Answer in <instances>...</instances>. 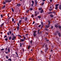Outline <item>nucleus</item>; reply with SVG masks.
I'll return each mask as SVG.
<instances>
[{
    "mask_svg": "<svg viewBox=\"0 0 61 61\" xmlns=\"http://www.w3.org/2000/svg\"><path fill=\"white\" fill-rule=\"evenodd\" d=\"M5 3H7V2H11V0H5Z\"/></svg>",
    "mask_w": 61,
    "mask_h": 61,
    "instance_id": "1",
    "label": "nucleus"
},
{
    "mask_svg": "<svg viewBox=\"0 0 61 61\" xmlns=\"http://www.w3.org/2000/svg\"><path fill=\"white\" fill-rule=\"evenodd\" d=\"M58 5H59V4H58L56 5L55 9H56V10H57V9L58 8V7H57V6H58Z\"/></svg>",
    "mask_w": 61,
    "mask_h": 61,
    "instance_id": "2",
    "label": "nucleus"
},
{
    "mask_svg": "<svg viewBox=\"0 0 61 61\" xmlns=\"http://www.w3.org/2000/svg\"><path fill=\"white\" fill-rule=\"evenodd\" d=\"M58 35L59 36V37H60V36H61V34H60V33H58Z\"/></svg>",
    "mask_w": 61,
    "mask_h": 61,
    "instance_id": "3",
    "label": "nucleus"
},
{
    "mask_svg": "<svg viewBox=\"0 0 61 61\" xmlns=\"http://www.w3.org/2000/svg\"><path fill=\"white\" fill-rule=\"evenodd\" d=\"M50 15L51 17H52V18H53V16H54V15H53L52 14Z\"/></svg>",
    "mask_w": 61,
    "mask_h": 61,
    "instance_id": "4",
    "label": "nucleus"
},
{
    "mask_svg": "<svg viewBox=\"0 0 61 61\" xmlns=\"http://www.w3.org/2000/svg\"><path fill=\"white\" fill-rule=\"evenodd\" d=\"M17 6H21V4H17Z\"/></svg>",
    "mask_w": 61,
    "mask_h": 61,
    "instance_id": "5",
    "label": "nucleus"
},
{
    "mask_svg": "<svg viewBox=\"0 0 61 61\" xmlns=\"http://www.w3.org/2000/svg\"><path fill=\"white\" fill-rule=\"evenodd\" d=\"M35 4L36 5L37 3V0H35Z\"/></svg>",
    "mask_w": 61,
    "mask_h": 61,
    "instance_id": "6",
    "label": "nucleus"
},
{
    "mask_svg": "<svg viewBox=\"0 0 61 61\" xmlns=\"http://www.w3.org/2000/svg\"><path fill=\"white\" fill-rule=\"evenodd\" d=\"M4 25V23H3L0 26L1 27H2L3 25Z\"/></svg>",
    "mask_w": 61,
    "mask_h": 61,
    "instance_id": "7",
    "label": "nucleus"
},
{
    "mask_svg": "<svg viewBox=\"0 0 61 61\" xmlns=\"http://www.w3.org/2000/svg\"><path fill=\"white\" fill-rule=\"evenodd\" d=\"M29 60H32L33 61V58H29Z\"/></svg>",
    "mask_w": 61,
    "mask_h": 61,
    "instance_id": "8",
    "label": "nucleus"
},
{
    "mask_svg": "<svg viewBox=\"0 0 61 61\" xmlns=\"http://www.w3.org/2000/svg\"><path fill=\"white\" fill-rule=\"evenodd\" d=\"M39 31H40V30H38V35H39V34H40V33L39 32Z\"/></svg>",
    "mask_w": 61,
    "mask_h": 61,
    "instance_id": "9",
    "label": "nucleus"
},
{
    "mask_svg": "<svg viewBox=\"0 0 61 61\" xmlns=\"http://www.w3.org/2000/svg\"><path fill=\"white\" fill-rule=\"evenodd\" d=\"M5 5H4L3 7H2V8L3 9H4V8H5Z\"/></svg>",
    "mask_w": 61,
    "mask_h": 61,
    "instance_id": "10",
    "label": "nucleus"
},
{
    "mask_svg": "<svg viewBox=\"0 0 61 61\" xmlns=\"http://www.w3.org/2000/svg\"><path fill=\"white\" fill-rule=\"evenodd\" d=\"M53 13L52 12H50L48 13V14H52Z\"/></svg>",
    "mask_w": 61,
    "mask_h": 61,
    "instance_id": "11",
    "label": "nucleus"
},
{
    "mask_svg": "<svg viewBox=\"0 0 61 61\" xmlns=\"http://www.w3.org/2000/svg\"><path fill=\"white\" fill-rule=\"evenodd\" d=\"M11 10H12V12H14V9H13V8H11Z\"/></svg>",
    "mask_w": 61,
    "mask_h": 61,
    "instance_id": "12",
    "label": "nucleus"
},
{
    "mask_svg": "<svg viewBox=\"0 0 61 61\" xmlns=\"http://www.w3.org/2000/svg\"><path fill=\"white\" fill-rule=\"evenodd\" d=\"M43 12V10H42L41 11V13H42Z\"/></svg>",
    "mask_w": 61,
    "mask_h": 61,
    "instance_id": "13",
    "label": "nucleus"
},
{
    "mask_svg": "<svg viewBox=\"0 0 61 61\" xmlns=\"http://www.w3.org/2000/svg\"><path fill=\"white\" fill-rule=\"evenodd\" d=\"M8 52H9H9H10V49H8Z\"/></svg>",
    "mask_w": 61,
    "mask_h": 61,
    "instance_id": "14",
    "label": "nucleus"
},
{
    "mask_svg": "<svg viewBox=\"0 0 61 61\" xmlns=\"http://www.w3.org/2000/svg\"><path fill=\"white\" fill-rule=\"evenodd\" d=\"M21 21H22V20H20L19 21V23H20H20H21Z\"/></svg>",
    "mask_w": 61,
    "mask_h": 61,
    "instance_id": "15",
    "label": "nucleus"
},
{
    "mask_svg": "<svg viewBox=\"0 0 61 61\" xmlns=\"http://www.w3.org/2000/svg\"><path fill=\"white\" fill-rule=\"evenodd\" d=\"M11 36H10L9 37V40H11Z\"/></svg>",
    "mask_w": 61,
    "mask_h": 61,
    "instance_id": "16",
    "label": "nucleus"
},
{
    "mask_svg": "<svg viewBox=\"0 0 61 61\" xmlns=\"http://www.w3.org/2000/svg\"><path fill=\"white\" fill-rule=\"evenodd\" d=\"M32 15L31 16L33 18V17H34V15Z\"/></svg>",
    "mask_w": 61,
    "mask_h": 61,
    "instance_id": "17",
    "label": "nucleus"
},
{
    "mask_svg": "<svg viewBox=\"0 0 61 61\" xmlns=\"http://www.w3.org/2000/svg\"><path fill=\"white\" fill-rule=\"evenodd\" d=\"M38 18H39V19H40V18H41V16H38Z\"/></svg>",
    "mask_w": 61,
    "mask_h": 61,
    "instance_id": "18",
    "label": "nucleus"
},
{
    "mask_svg": "<svg viewBox=\"0 0 61 61\" xmlns=\"http://www.w3.org/2000/svg\"><path fill=\"white\" fill-rule=\"evenodd\" d=\"M36 34H33V36H36Z\"/></svg>",
    "mask_w": 61,
    "mask_h": 61,
    "instance_id": "19",
    "label": "nucleus"
},
{
    "mask_svg": "<svg viewBox=\"0 0 61 61\" xmlns=\"http://www.w3.org/2000/svg\"><path fill=\"white\" fill-rule=\"evenodd\" d=\"M24 40H23L22 39L21 40V41H22V42L24 41Z\"/></svg>",
    "mask_w": 61,
    "mask_h": 61,
    "instance_id": "20",
    "label": "nucleus"
},
{
    "mask_svg": "<svg viewBox=\"0 0 61 61\" xmlns=\"http://www.w3.org/2000/svg\"><path fill=\"white\" fill-rule=\"evenodd\" d=\"M30 44H32V40L30 42Z\"/></svg>",
    "mask_w": 61,
    "mask_h": 61,
    "instance_id": "21",
    "label": "nucleus"
},
{
    "mask_svg": "<svg viewBox=\"0 0 61 61\" xmlns=\"http://www.w3.org/2000/svg\"><path fill=\"white\" fill-rule=\"evenodd\" d=\"M55 27H56V28H57V27H58L57 25H55Z\"/></svg>",
    "mask_w": 61,
    "mask_h": 61,
    "instance_id": "22",
    "label": "nucleus"
},
{
    "mask_svg": "<svg viewBox=\"0 0 61 61\" xmlns=\"http://www.w3.org/2000/svg\"><path fill=\"white\" fill-rule=\"evenodd\" d=\"M27 18H26V17L25 18V20L26 21H27Z\"/></svg>",
    "mask_w": 61,
    "mask_h": 61,
    "instance_id": "23",
    "label": "nucleus"
},
{
    "mask_svg": "<svg viewBox=\"0 0 61 61\" xmlns=\"http://www.w3.org/2000/svg\"><path fill=\"white\" fill-rule=\"evenodd\" d=\"M59 27L60 29H61V26H59Z\"/></svg>",
    "mask_w": 61,
    "mask_h": 61,
    "instance_id": "24",
    "label": "nucleus"
},
{
    "mask_svg": "<svg viewBox=\"0 0 61 61\" xmlns=\"http://www.w3.org/2000/svg\"><path fill=\"white\" fill-rule=\"evenodd\" d=\"M12 22H14V18H12Z\"/></svg>",
    "mask_w": 61,
    "mask_h": 61,
    "instance_id": "25",
    "label": "nucleus"
},
{
    "mask_svg": "<svg viewBox=\"0 0 61 61\" xmlns=\"http://www.w3.org/2000/svg\"><path fill=\"white\" fill-rule=\"evenodd\" d=\"M4 50V49H2L0 50V51H3Z\"/></svg>",
    "mask_w": 61,
    "mask_h": 61,
    "instance_id": "26",
    "label": "nucleus"
},
{
    "mask_svg": "<svg viewBox=\"0 0 61 61\" xmlns=\"http://www.w3.org/2000/svg\"><path fill=\"white\" fill-rule=\"evenodd\" d=\"M13 38H14V39H15V36L13 37Z\"/></svg>",
    "mask_w": 61,
    "mask_h": 61,
    "instance_id": "27",
    "label": "nucleus"
},
{
    "mask_svg": "<svg viewBox=\"0 0 61 61\" xmlns=\"http://www.w3.org/2000/svg\"><path fill=\"white\" fill-rule=\"evenodd\" d=\"M45 30H46V31H48V29H45Z\"/></svg>",
    "mask_w": 61,
    "mask_h": 61,
    "instance_id": "28",
    "label": "nucleus"
},
{
    "mask_svg": "<svg viewBox=\"0 0 61 61\" xmlns=\"http://www.w3.org/2000/svg\"><path fill=\"white\" fill-rule=\"evenodd\" d=\"M56 32L58 34V33H59V31H57Z\"/></svg>",
    "mask_w": 61,
    "mask_h": 61,
    "instance_id": "29",
    "label": "nucleus"
},
{
    "mask_svg": "<svg viewBox=\"0 0 61 61\" xmlns=\"http://www.w3.org/2000/svg\"><path fill=\"white\" fill-rule=\"evenodd\" d=\"M38 61H42V60L41 59H40L38 60Z\"/></svg>",
    "mask_w": 61,
    "mask_h": 61,
    "instance_id": "30",
    "label": "nucleus"
},
{
    "mask_svg": "<svg viewBox=\"0 0 61 61\" xmlns=\"http://www.w3.org/2000/svg\"><path fill=\"white\" fill-rule=\"evenodd\" d=\"M8 60H10V61H11L12 60H11V59H8Z\"/></svg>",
    "mask_w": 61,
    "mask_h": 61,
    "instance_id": "31",
    "label": "nucleus"
},
{
    "mask_svg": "<svg viewBox=\"0 0 61 61\" xmlns=\"http://www.w3.org/2000/svg\"><path fill=\"white\" fill-rule=\"evenodd\" d=\"M32 3H33L32 4H34V1H32Z\"/></svg>",
    "mask_w": 61,
    "mask_h": 61,
    "instance_id": "32",
    "label": "nucleus"
},
{
    "mask_svg": "<svg viewBox=\"0 0 61 61\" xmlns=\"http://www.w3.org/2000/svg\"><path fill=\"white\" fill-rule=\"evenodd\" d=\"M3 4H4V5H5V2H3Z\"/></svg>",
    "mask_w": 61,
    "mask_h": 61,
    "instance_id": "33",
    "label": "nucleus"
},
{
    "mask_svg": "<svg viewBox=\"0 0 61 61\" xmlns=\"http://www.w3.org/2000/svg\"><path fill=\"white\" fill-rule=\"evenodd\" d=\"M48 22H49V23L48 24V25H50V22H49V21H48Z\"/></svg>",
    "mask_w": 61,
    "mask_h": 61,
    "instance_id": "34",
    "label": "nucleus"
},
{
    "mask_svg": "<svg viewBox=\"0 0 61 61\" xmlns=\"http://www.w3.org/2000/svg\"><path fill=\"white\" fill-rule=\"evenodd\" d=\"M33 5H34V4H32L31 5V6L32 7L33 6Z\"/></svg>",
    "mask_w": 61,
    "mask_h": 61,
    "instance_id": "35",
    "label": "nucleus"
},
{
    "mask_svg": "<svg viewBox=\"0 0 61 61\" xmlns=\"http://www.w3.org/2000/svg\"><path fill=\"white\" fill-rule=\"evenodd\" d=\"M50 26V25H47V28L49 27Z\"/></svg>",
    "mask_w": 61,
    "mask_h": 61,
    "instance_id": "36",
    "label": "nucleus"
},
{
    "mask_svg": "<svg viewBox=\"0 0 61 61\" xmlns=\"http://www.w3.org/2000/svg\"><path fill=\"white\" fill-rule=\"evenodd\" d=\"M48 48H46V49H45V50H48Z\"/></svg>",
    "mask_w": 61,
    "mask_h": 61,
    "instance_id": "37",
    "label": "nucleus"
},
{
    "mask_svg": "<svg viewBox=\"0 0 61 61\" xmlns=\"http://www.w3.org/2000/svg\"><path fill=\"white\" fill-rule=\"evenodd\" d=\"M30 46H29L28 47V49H29V48H30Z\"/></svg>",
    "mask_w": 61,
    "mask_h": 61,
    "instance_id": "38",
    "label": "nucleus"
},
{
    "mask_svg": "<svg viewBox=\"0 0 61 61\" xmlns=\"http://www.w3.org/2000/svg\"><path fill=\"white\" fill-rule=\"evenodd\" d=\"M41 25H40L38 26V27H41Z\"/></svg>",
    "mask_w": 61,
    "mask_h": 61,
    "instance_id": "39",
    "label": "nucleus"
},
{
    "mask_svg": "<svg viewBox=\"0 0 61 61\" xmlns=\"http://www.w3.org/2000/svg\"><path fill=\"white\" fill-rule=\"evenodd\" d=\"M44 2H43L42 3V5H44Z\"/></svg>",
    "mask_w": 61,
    "mask_h": 61,
    "instance_id": "40",
    "label": "nucleus"
},
{
    "mask_svg": "<svg viewBox=\"0 0 61 61\" xmlns=\"http://www.w3.org/2000/svg\"><path fill=\"white\" fill-rule=\"evenodd\" d=\"M45 28H47V25H46V26L45 27Z\"/></svg>",
    "mask_w": 61,
    "mask_h": 61,
    "instance_id": "41",
    "label": "nucleus"
},
{
    "mask_svg": "<svg viewBox=\"0 0 61 61\" xmlns=\"http://www.w3.org/2000/svg\"><path fill=\"white\" fill-rule=\"evenodd\" d=\"M5 50H6V51H7V49L6 48L5 49Z\"/></svg>",
    "mask_w": 61,
    "mask_h": 61,
    "instance_id": "42",
    "label": "nucleus"
},
{
    "mask_svg": "<svg viewBox=\"0 0 61 61\" xmlns=\"http://www.w3.org/2000/svg\"><path fill=\"white\" fill-rule=\"evenodd\" d=\"M36 31H34V34H36Z\"/></svg>",
    "mask_w": 61,
    "mask_h": 61,
    "instance_id": "43",
    "label": "nucleus"
},
{
    "mask_svg": "<svg viewBox=\"0 0 61 61\" xmlns=\"http://www.w3.org/2000/svg\"><path fill=\"white\" fill-rule=\"evenodd\" d=\"M41 23L42 24V25H43V22H41Z\"/></svg>",
    "mask_w": 61,
    "mask_h": 61,
    "instance_id": "44",
    "label": "nucleus"
},
{
    "mask_svg": "<svg viewBox=\"0 0 61 61\" xmlns=\"http://www.w3.org/2000/svg\"><path fill=\"white\" fill-rule=\"evenodd\" d=\"M5 53H6V54H8V52H6V51H5Z\"/></svg>",
    "mask_w": 61,
    "mask_h": 61,
    "instance_id": "45",
    "label": "nucleus"
},
{
    "mask_svg": "<svg viewBox=\"0 0 61 61\" xmlns=\"http://www.w3.org/2000/svg\"><path fill=\"white\" fill-rule=\"evenodd\" d=\"M9 32L10 34H12V33L11 32V31H10Z\"/></svg>",
    "mask_w": 61,
    "mask_h": 61,
    "instance_id": "46",
    "label": "nucleus"
},
{
    "mask_svg": "<svg viewBox=\"0 0 61 61\" xmlns=\"http://www.w3.org/2000/svg\"><path fill=\"white\" fill-rule=\"evenodd\" d=\"M8 35H9V32H8L7 33Z\"/></svg>",
    "mask_w": 61,
    "mask_h": 61,
    "instance_id": "47",
    "label": "nucleus"
},
{
    "mask_svg": "<svg viewBox=\"0 0 61 61\" xmlns=\"http://www.w3.org/2000/svg\"><path fill=\"white\" fill-rule=\"evenodd\" d=\"M21 46H22V44L21 43H20V47H21Z\"/></svg>",
    "mask_w": 61,
    "mask_h": 61,
    "instance_id": "48",
    "label": "nucleus"
},
{
    "mask_svg": "<svg viewBox=\"0 0 61 61\" xmlns=\"http://www.w3.org/2000/svg\"><path fill=\"white\" fill-rule=\"evenodd\" d=\"M17 25H18V26H20V25H19V23H18L17 24Z\"/></svg>",
    "mask_w": 61,
    "mask_h": 61,
    "instance_id": "49",
    "label": "nucleus"
},
{
    "mask_svg": "<svg viewBox=\"0 0 61 61\" xmlns=\"http://www.w3.org/2000/svg\"><path fill=\"white\" fill-rule=\"evenodd\" d=\"M6 58L7 59L8 58V56H6Z\"/></svg>",
    "mask_w": 61,
    "mask_h": 61,
    "instance_id": "50",
    "label": "nucleus"
},
{
    "mask_svg": "<svg viewBox=\"0 0 61 61\" xmlns=\"http://www.w3.org/2000/svg\"><path fill=\"white\" fill-rule=\"evenodd\" d=\"M1 17H3V15H1Z\"/></svg>",
    "mask_w": 61,
    "mask_h": 61,
    "instance_id": "51",
    "label": "nucleus"
},
{
    "mask_svg": "<svg viewBox=\"0 0 61 61\" xmlns=\"http://www.w3.org/2000/svg\"><path fill=\"white\" fill-rule=\"evenodd\" d=\"M35 23V21H33V23H32V24L33 25V24H34Z\"/></svg>",
    "mask_w": 61,
    "mask_h": 61,
    "instance_id": "52",
    "label": "nucleus"
},
{
    "mask_svg": "<svg viewBox=\"0 0 61 61\" xmlns=\"http://www.w3.org/2000/svg\"><path fill=\"white\" fill-rule=\"evenodd\" d=\"M5 41H7V38H6L5 39Z\"/></svg>",
    "mask_w": 61,
    "mask_h": 61,
    "instance_id": "53",
    "label": "nucleus"
},
{
    "mask_svg": "<svg viewBox=\"0 0 61 61\" xmlns=\"http://www.w3.org/2000/svg\"><path fill=\"white\" fill-rule=\"evenodd\" d=\"M15 54H16V55H18V54H17V52H16Z\"/></svg>",
    "mask_w": 61,
    "mask_h": 61,
    "instance_id": "54",
    "label": "nucleus"
},
{
    "mask_svg": "<svg viewBox=\"0 0 61 61\" xmlns=\"http://www.w3.org/2000/svg\"><path fill=\"white\" fill-rule=\"evenodd\" d=\"M11 35H12V36H13V35H14V33H12V34H11Z\"/></svg>",
    "mask_w": 61,
    "mask_h": 61,
    "instance_id": "55",
    "label": "nucleus"
},
{
    "mask_svg": "<svg viewBox=\"0 0 61 61\" xmlns=\"http://www.w3.org/2000/svg\"><path fill=\"white\" fill-rule=\"evenodd\" d=\"M46 41H47V42L49 41V40H46Z\"/></svg>",
    "mask_w": 61,
    "mask_h": 61,
    "instance_id": "56",
    "label": "nucleus"
},
{
    "mask_svg": "<svg viewBox=\"0 0 61 61\" xmlns=\"http://www.w3.org/2000/svg\"><path fill=\"white\" fill-rule=\"evenodd\" d=\"M24 39H25L26 38L24 36Z\"/></svg>",
    "mask_w": 61,
    "mask_h": 61,
    "instance_id": "57",
    "label": "nucleus"
},
{
    "mask_svg": "<svg viewBox=\"0 0 61 61\" xmlns=\"http://www.w3.org/2000/svg\"><path fill=\"white\" fill-rule=\"evenodd\" d=\"M53 26H51V28L52 29H53Z\"/></svg>",
    "mask_w": 61,
    "mask_h": 61,
    "instance_id": "58",
    "label": "nucleus"
},
{
    "mask_svg": "<svg viewBox=\"0 0 61 61\" xmlns=\"http://www.w3.org/2000/svg\"><path fill=\"white\" fill-rule=\"evenodd\" d=\"M30 10H33V9H32V8H30Z\"/></svg>",
    "mask_w": 61,
    "mask_h": 61,
    "instance_id": "59",
    "label": "nucleus"
},
{
    "mask_svg": "<svg viewBox=\"0 0 61 61\" xmlns=\"http://www.w3.org/2000/svg\"><path fill=\"white\" fill-rule=\"evenodd\" d=\"M45 46L46 47H47V45H46Z\"/></svg>",
    "mask_w": 61,
    "mask_h": 61,
    "instance_id": "60",
    "label": "nucleus"
},
{
    "mask_svg": "<svg viewBox=\"0 0 61 61\" xmlns=\"http://www.w3.org/2000/svg\"><path fill=\"white\" fill-rule=\"evenodd\" d=\"M52 10V9H49V11H51V10Z\"/></svg>",
    "mask_w": 61,
    "mask_h": 61,
    "instance_id": "61",
    "label": "nucleus"
},
{
    "mask_svg": "<svg viewBox=\"0 0 61 61\" xmlns=\"http://www.w3.org/2000/svg\"><path fill=\"white\" fill-rule=\"evenodd\" d=\"M46 0H42L43 1V2H44V1H45Z\"/></svg>",
    "mask_w": 61,
    "mask_h": 61,
    "instance_id": "62",
    "label": "nucleus"
},
{
    "mask_svg": "<svg viewBox=\"0 0 61 61\" xmlns=\"http://www.w3.org/2000/svg\"><path fill=\"white\" fill-rule=\"evenodd\" d=\"M59 9L60 10H61V7H59Z\"/></svg>",
    "mask_w": 61,
    "mask_h": 61,
    "instance_id": "63",
    "label": "nucleus"
},
{
    "mask_svg": "<svg viewBox=\"0 0 61 61\" xmlns=\"http://www.w3.org/2000/svg\"><path fill=\"white\" fill-rule=\"evenodd\" d=\"M39 9V10H41V9H40V8H39V9Z\"/></svg>",
    "mask_w": 61,
    "mask_h": 61,
    "instance_id": "64",
    "label": "nucleus"
}]
</instances>
